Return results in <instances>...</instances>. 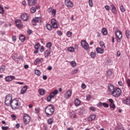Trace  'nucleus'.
<instances>
[{"label": "nucleus", "instance_id": "nucleus-61", "mask_svg": "<svg viewBox=\"0 0 130 130\" xmlns=\"http://www.w3.org/2000/svg\"><path fill=\"white\" fill-rule=\"evenodd\" d=\"M27 34H28V35H31V34H32V30H31V29L28 30Z\"/></svg>", "mask_w": 130, "mask_h": 130}, {"label": "nucleus", "instance_id": "nucleus-18", "mask_svg": "<svg viewBox=\"0 0 130 130\" xmlns=\"http://www.w3.org/2000/svg\"><path fill=\"white\" fill-rule=\"evenodd\" d=\"M50 53H51V49H48L45 52V56H46L47 57H48L49 55H50Z\"/></svg>", "mask_w": 130, "mask_h": 130}, {"label": "nucleus", "instance_id": "nucleus-5", "mask_svg": "<svg viewBox=\"0 0 130 130\" xmlns=\"http://www.w3.org/2000/svg\"><path fill=\"white\" fill-rule=\"evenodd\" d=\"M115 35L117 37V42H120V40L122 38V34L120 30H117L115 32Z\"/></svg>", "mask_w": 130, "mask_h": 130}, {"label": "nucleus", "instance_id": "nucleus-27", "mask_svg": "<svg viewBox=\"0 0 130 130\" xmlns=\"http://www.w3.org/2000/svg\"><path fill=\"white\" fill-rule=\"evenodd\" d=\"M25 36L23 35L19 36V40L21 41L22 42H24L25 41Z\"/></svg>", "mask_w": 130, "mask_h": 130}, {"label": "nucleus", "instance_id": "nucleus-12", "mask_svg": "<svg viewBox=\"0 0 130 130\" xmlns=\"http://www.w3.org/2000/svg\"><path fill=\"white\" fill-rule=\"evenodd\" d=\"M123 103H124V104H126L127 105H129L130 104V97L129 96H127V98H126L125 100H123L122 101Z\"/></svg>", "mask_w": 130, "mask_h": 130}, {"label": "nucleus", "instance_id": "nucleus-33", "mask_svg": "<svg viewBox=\"0 0 130 130\" xmlns=\"http://www.w3.org/2000/svg\"><path fill=\"white\" fill-rule=\"evenodd\" d=\"M47 28L49 30V31H51L52 27H51V25L50 24H46Z\"/></svg>", "mask_w": 130, "mask_h": 130}, {"label": "nucleus", "instance_id": "nucleus-21", "mask_svg": "<svg viewBox=\"0 0 130 130\" xmlns=\"http://www.w3.org/2000/svg\"><path fill=\"white\" fill-rule=\"evenodd\" d=\"M111 7L112 8V13H114V14H116V13H117V11L116 10V8H115V6H114V5L112 4L111 5Z\"/></svg>", "mask_w": 130, "mask_h": 130}, {"label": "nucleus", "instance_id": "nucleus-26", "mask_svg": "<svg viewBox=\"0 0 130 130\" xmlns=\"http://www.w3.org/2000/svg\"><path fill=\"white\" fill-rule=\"evenodd\" d=\"M102 32L103 35H107V29L106 28H103L102 29Z\"/></svg>", "mask_w": 130, "mask_h": 130}, {"label": "nucleus", "instance_id": "nucleus-56", "mask_svg": "<svg viewBox=\"0 0 130 130\" xmlns=\"http://www.w3.org/2000/svg\"><path fill=\"white\" fill-rule=\"evenodd\" d=\"M2 129H3V130H8L9 129V127L3 126L2 127Z\"/></svg>", "mask_w": 130, "mask_h": 130}, {"label": "nucleus", "instance_id": "nucleus-8", "mask_svg": "<svg viewBox=\"0 0 130 130\" xmlns=\"http://www.w3.org/2000/svg\"><path fill=\"white\" fill-rule=\"evenodd\" d=\"M72 90H68L66 93L64 94V98L66 99H70L71 98V96H72Z\"/></svg>", "mask_w": 130, "mask_h": 130}, {"label": "nucleus", "instance_id": "nucleus-29", "mask_svg": "<svg viewBox=\"0 0 130 130\" xmlns=\"http://www.w3.org/2000/svg\"><path fill=\"white\" fill-rule=\"evenodd\" d=\"M32 20H34L35 22L37 23L41 22V20H40V18H39V17H36L35 18H34Z\"/></svg>", "mask_w": 130, "mask_h": 130}, {"label": "nucleus", "instance_id": "nucleus-14", "mask_svg": "<svg viewBox=\"0 0 130 130\" xmlns=\"http://www.w3.org/2000/svg\"><path fill=\"white\" fill-rule=\"evenodd\" d=\"M96 52L98 53H100V54H103V53H104V49L103 48H96Z\"/></svg>", "mask_w": 130, "mask_h": 130}, {"label": "nucleus", "instance_id": "nucleus-25", "mask_svg": "<svg viewBox=\"0 0 130 130\" xmlns=\"http://www.w3.org/2000/svg\"><path fill=\"white\" fill-rule=\"evenodd\" d=\"M5 70H6V67L4 65L1 66L0 67V74H2L3 72H4Z\"/></svg>", "mask_w": 130, "mask_h": 130}, {"label": "nucleus", "instance_id": "nucleus-24", "mask_svg": "<svg viewBox=\"0 0 130 130\" xmlns=\"http://www.w3.org/2000/svg\"><path fill=\"white\" fill-rule=\"evenodd\" d=\"M75 104L76 106H79V105L81 104V101L78 99H76L75 101Z\"/></svg>", "mask_w": 130, "mask_h": 130}, {"label": "nucleus", "instance_id": "nucleus-41", "mask_svg": "<svg viewBox=\"0 0 130 130\" xmlns=\"http://www.w3.org/2000/svg\"><path fill=\"white\" fill-rule=\"evenodd\" d=\"M51 12L52 15L54 17V16H55V15L56 14V10H55V9H53Z\"/></svg>", "mask_w": 130, "mask_h": 130}, {"label": "nucleus", "instance_id": "nucleus-46", "mask_svg": "<svg viewBox=\"0 0 130 130\" xmlns=\"http://www.w3.org/2000/svg\"><path fill=\"white\" fill-rule=\"evenodd\" d=\"M35 113H36V114H38V113H39V112H40V110H39V108H36L35 109Z\"/></svg>", "mask_w": 130, "mask_h": 130}, {"label": "nucleus", "instance_id": "nucleus-54", "mask_svg": "<svg viewBox=\"0 0 130 130\" xmlns=\"http://www.w3.org/2000/svg\"><path fill=\"white\" fill-rule=\"evenodd\" d=\"M16 27L20 29L22 28V27H23V24L22 23V22H21L18 25L16 26Z\"/></svg>", "mask_w": 130, "mask_h": 130}, {"label": "nucleus", "instance_id": "nucleus-11", "mask_svg": "<svg viewBox=\"0 0 130 130\" xmlns=\"http://www.w3.org/2000/svg\"><path fill=\"white\" fill-rule=\"evenodd\" d=\"M16 79V77L14 76H7L5 78V80L6 82H12L13 80H15Z\"/></svg>", "mask_w": 130, "mask_h": 130}, {"label": "nucleus", "instance_id": "nucleus-30", "mask_svg": "<svg viewBox=\"0 0 130 130\" xmlns=\"http://www.w3.org/2000/svg\"><path fill=\"white\" fill-rule=\"evenodd\" d=\"M70 64H71V67H73V68H75V67H76V66H77L76 61H72L70 62Z\"/></svg>", "mask_w": 130, "mask_h": 130}, {"label": "nucleus", "instance_id": "nucleus-44", "mask_svg": "<svg viewBox=\"0 0 130 130\" xmlns=\"http://www.w3.org/2000/svg\"><path fill=\"white\" fill-rule=\"evenodd\" d=\"M90 56L92 58H94V57H95V56H96V54H95L93 52H91L90 53Z\"/></svg>", "mask_w": 130, "mask_h": 130}, {"label": "nucleus", "instance_id": "nucleus-7", "mask_svg": "<svg viewBox=\"0 0 130 130\" xmlns=\"http://www.w3.org/2000/svg\"><path fill=\"white\" fill-rule=\"evenodd\" d=\"M30 119L31 118L30 117V116H29V115H28V114H26V115L23 117L24 122L25 124H28V123L30 122Z\"/></svg>", "mask_w": 130, "mask_h": 130}, {"label": "nucleus", "instance_id": "nucleus-23", "mask_svg": "<svg viewBox=\"0 0 130 130\" xmlns=\"http://www.w3.org/2000/svg\"><path fill=\"white\" fill-rule=\"evenodd\" d=\"M38 91L39 94H41V96H43V95L45 94V90L42 88L39 89Z\"/></svg>", "mask_w": 130, "mask_h": 130}, {"label": "nucleus", "instance_id": "nucleus-63", "mask_svg": "<svg viewBox=\"0 0 130 130\" xmlns=\"http://www.w3.org/2000/svg\"><path fill=\"white\" fill-rule=\"evenodd\" d=\"M12 40L14 42H15L16 39V36H13L12 37Z\"/></svg>", "mask_w": 130, "mask_h": 130}, {"label": "nucleus", "instance_id": "nucleus-64", "mask_svg": "<svg viewBox=\"0 0 130 130\" xmlns=\"http://www.w3.org/2000/svg\"><path fill=\"white\" fill-rule=\"evenodd\" d=\"M115 130H122V128L117 127L115 128Z\"/></svg>", "mask_w": 130, "mask_h": 130}, {"label": "nucleus", "instance_id": "nucleus-6", "mask_svg": "<svg viewBox=\"0 0 130 130\" xmlns=\"http://www.w3.org/2000/svg\"><path fill=\"white\" fill-rule=\"evenodd\" d=\"M81 45L83 48L85 50H88V49H89V44H88L86 41H82L81 42Z\"/></svg>", "mask_w": 130, "mask_h": 130}, {"label": "nucleus", "instance_id": "nucleus-34", "mask_svg": "<svg viewBox=\"0 0 130 130\" xmlns=\"http://www.w3.org/2000/svg\"><path fill=\"white\" fill-rule=\"evenodd\" d=\"M100 45L102 48L103 49L105 48V44H104V42H100Z\"/></svg>", "mask_w": 130, "mask_h": 130}, {"label": "nucleus", "instance_id": "nucleus-36", "mask_svg": "<svg viewBox=\"0 0 130 130\" xmlns=\"http://www.w3.org/2000/svg\"><path fill=\"white\" fill-rule=\"evenodd\" d=\"M120 9L122 13L124 12V11H125V8H124V6L123 5H122L120 7Z\"/></svg>", "mask_w": 130, "mask_h": 130}, {"label": "nucleus", "instance_id": "nucleus-55", "mask_svg": "<svg viewBox=\"0 0 130 130\" xmlns=\"http://www.w3.org/2000/svg\"><path fill=\"white\" fill-rule=\"evenodd\" d=\"M78 73V69H75L72 71V75H75Z\"/></svg>", "mask_w": 130, "mask_h": 130}, {"label": "nucleus", "instance_id": "nucleus-32", "mask_svg": "<svg viewBox=\"0 0 130 130\" xmlns=\"http://www.w3.org/2000/svg\"><path fill=\"white\" fill-rule=\"evenodd\" d=\"M51 46H52V44H51V42H48L46 44V47H47V48L50 49Z\"/></svg>", "mask_w": 130, "mask_h": 130}, {"label": "nucleus", "instance_id": "nucleus-43", "mask_svg": "<svg viewBox=\"0 0 130 130\" xmlns=\"http://www.w3.org/2000/svg\"><path fill=\"white\" fill-rule=\"evenodd\" d=\"M52 122H53V120H52V119L50 118L48 120V124H52Z\"/></svg>", "mask_w": 130, "mask_h": 130}, {"label": "nucleus", "instance_id": "nucleus-51", "mask_svg": "<svg viewBox=\"0 0 130 130\" xmlns=\"http://www.w3.org/2000/svg\"><path fill=\"white\" fill-rule=\"evenodd\" d=\"M44 51V47L43 46H42L41 47V49H40V52L42 53Z\"/></svg>", "mask_w": 130, "mask_h": 130}, {"label": "nucleus", "instance_id": "nucleus-13", "mask_svg": "<svg viewBox=\"0 0 130 130\" xmlns=\"http://www.w3.org/2000/svg\"><path fill=\"white\" fill-rule=\"evenodd\" d=\"M57 94H58V90L56 89L54 90L53 92L50 93V96L52 98H54V97H55V95H57Z\"/></svg>", "mask_w": 130, "mask_h": 130}, {"label": "nucleus", "instance_id": "nucleus-31", "mask_svg": "<svg viewBox=\"0 0 130 130\" xmlns=\"http://www.w3.org/2000/svg\"><path fill=\"white\" fill-rule=\"evenodd\" d=\"M35 74L37 75V76H40V75H41V72L38 70H36L35 71Z\"/></svg>", "mask_w": 130, "mask_h": 130}, {"label": "nucleus", "instance_id": "nucleus-37", "mask_svg": "<svg viewBox=\"0 0 130 130\" xmlns=\"http://www.w3.org/2000/svg\"><path fill=\"white\" fill-rule=\"evenodd\" d=\"M107 76L109 77H110L111 75L112 74V71H111V70H109L107 71Z\"/></svg>", "mask_w": 130, "mask_h": 130}, {"label": "nucleus", "instance_id": "nucleus-10", "mask_svg": "<svg viewBox=\"0 0 130 130\" xmlns=\"http://www.w3.org/2000/svg\"><path fill=\"white\" fill-rule=\"evenodd\" d=\"M51 23L54 29H56V28H58V27L57 26V21H56L55 19H52L51 20Z\"/></svg>", "mask_w": 130, "mask_h": 130}, {"label": "nucleus", "instance_id": "nucleus-45", "mask_svg": "<svg viewBox=\"0 0 130 130\" xmlns=\"http://www.w3.org/2000/svg\"><path fill=\"white\" fill-rule=\"evenodd\" d=\"M40 46V44H37L35 45V48L36 50L39 49V47Z\"/></svg>", "mask_w": 130, "mask_h": 130}, {"label": "nucleus", "instance_id": "nucleus-16", "mask_svg": "<svg viewBox=\"0 0 130 130\" xmlns=\"http://www.w3.org/2000/svg\"><path fill=\"white\" fill-rule=\"evenodd\" d=\"M27 3L29 6L33 7V6H35V4H36V1L35 0H28Z\"/></svg>", "mask_w": 130, "mask_h": 130}, {"label": "nucleus", "instance_id": "nucleus-3", "mask_svg": "<svg viewBox=\"0 0 130 130\" xmlns=\"http://www.w3.org/2000/svg\"><path fill=\"white\" fill-rule=\"evenodd\" d=\"M46 114H53L54 112V106L52 105H49L47 106L45 109Z\"/></svg>", "mask_w": 130, "mask_h": 130}, {"label": "nucleus", "instance_id": "nucleus-62", "mask_svg": "<svg viewBox=\"0 0 130 130\" xmlns=\"http://www.w3.org/2000/svg\"><path fill=\"white\" fill-rule=\"evenodd\" d=\"M86 99L87 100H90L91 99V95L90 94H88L86 96Z\"/></svg>", "mask_w": 130, "mask_h": 130}, {"label": "nucleus", "instance_id": "nucleus-17", "mask_svg": "<svg viewBox=\"0 0 130 130\" xmlns=\"http://www.w3.org/2000/svg\"><path fill=\"white\" fill-rule=\"evenodd\" d=\"M20 18L22 20H23V21H27V20H28V16H27V14H22Z\"/></svg>", "mask_w": 130, "mask_h": 130}, {"label": "nucleus", "instance_id": "nucleus-1", "mask_svg": "<svg viewBox=\"0 0 130 130\" xmlns=\"http://www.w3.org/2000/svg\"><path fill=\"white\" fill-rule=\"evenodd\" d=\"M19 99H14L10 104V106L12 109H17L19 108Z\"/></svg>", "mask_w": 130, "mask_h": 130}, {"label": "nucleus", "instance_id": "nucleus-58", "mask_svg": "<svg viewBox=\"0 0 130 130\" xmlns=\"http://www.w3.org/2000/svg\"><path fill=\"white\" fill-rule=\"evenodd\" d=\"M98 107H102V106H103V103H102L101 102H99L98 104Z\"/></svg>", "mask_w": 130, "mask_h": 130}, {"label": "nucleus", "instance_id": "nucleus-42", "mask_svg": "<svg viewBox=\"0 0 130 130\" xmlns=\"http://www.w3.org/2000/svg\"><path fill=\"white\" fill-rule=\"evenodd\" d=\"M4 12H5L4 8H3L2 5H0V14H4Z\"/></svg>", "mask_w": 130, "mask_h": 130}, {"label": "nucleus", "instance_id": "nucleus-57", "mask_svg": "<svg viewBox=\"0 0 130 130\" xmlns=\"http://www.w3.org/2000/svg\"><path fill=\"white\" fill-rule=\"evenodd\" d=\"M57 34L59 35V36H61V35H62V32H61L60 30H58L57 31Z\"/></svg>", "mask_w": 130, "mask_h": 130}, {"label": "nucleus", "instance_id": "nucleus-28", "mask_svg": "<svg viewBox=\"0 0 130 130\" xmlns=\"http://www.w3.org/2000/svg\"><path fill=\"white\" fill-rule=\"evenodd\" d=\"M125 36L126 37V38L128 39V38H129V36H130V31L129 30H127L125 31Z\"/></svg>", "mask_w": 130, "mask_h": 130}, {"label": "nucleus", "instance_id": "nucleus-49", "mask_svg": "<svg viewBox=\"0 0 130 130\" xmlns=\"http://www.w3.org/2000/svg\"><path fill=\"white\" fill-rule=\"evenodd\" d=\"M88 3L90 7H93V1L92 0H88Z\"/></svg>", "mask_w": 130, "mask_h": 130}, {"label": "nucleus", "instance_id": "nucleus-15", "mask_svg": "<svg viewBox=\"0 0 130 130\" xmlns=\"http://www.w3.org/2000/svg\"><path fill=\"white\" fill-rule=\"evenodd\" d=\"M114 90V86L111 84L108 85V91L112 93Z\"/></svg>", "mask_w": 130, "mask_h": 130}, {"label": "nucleus", "instance_id": "nucleus-38", "mask_svg": "<svg viewBox=\"0 0 130 130\" xmlns=\"http://www.w3.org/2000/svg\"><path fill=\"white\" fill-rule=\"evenodd\" d=\"M68 51H70V52H74V51H75V48H74V47H70L68 48Z\"/></svg>", "mask_w": 130, "mask_h": 130}, {"label": "nucleus", "instance_id": "nucleus-50", "mask_svg": "<svg viewBox=\"0 0 130 130\" xmlns=\"http://www.w3.org/2000/svg\"><path fill=\"white\" fill-rule=\"evenodd\" d=\"M70 117L72 119H74V118H76V117H77V115L76 114H71L70 115Z\"/></svg>", "mask_w": 130, "mask_h": 130}, {"label": "nucleus", "instance_id": "nucleus-9", "mask_svg": "<svg viewBox=\"0 0 130 130\" xmlns=\"http://www.w3.org/2000/svg\"><path fill=\"white\" fill-rule=\"evenodd\" d=\"M64 4L68 8H73L74 7V4L71 0H65Z\"/></svg>", "mask_w": 130, "mask_h": 130}, {"label": "nucleus", "instance_id": "nucleus-59", "mask_svg": "<svg viewBox=\"0 0 130 130\" xmlns=\"http://www.w3.org/2000/svg\"><path fill=\"white\" fill-rule=\"evenodd\" d=\"M81 88H82L83 89H86V88H87V86H86V84H85V83H82Z\"/></svg>", "mask_w": 130, "mask_h": 130}, {"label": "nucleus", "instance_id": "nucleus-19", "mask_svg": "<svg viewBox=\"0 0 130 130\" xmlns=\"http://www.w3.org/2000/svg\"><path fill=\"white\" fill-rule=\"evenodd\" d=\"M96 118V115H90L87 118L88 121H93Z\"/></svg>", "mask_w": 130, "mask_h": 130}, {"label": "nucleus", "instance_id": "nucleus-4", "mask_svg": "<svg viewBox=\"0 0 130 130\" xmlns=\"http://www.w3.org/2000/svg\"><path fill=\"white\" fill-rule=\"evenodd\" d=\"M112 95L113 97H119L121 95V89L119 88H117L112 91Z\"/></svg>", "mask_w": 130, "mask_h": 130}, {"label": "nucleus", "instance_id": "nucleus-53", "mask_svg": "<svg viewBox=\"0 0 130 130\" xmlns=\"http://www.w3.org/2000/svg\"><path fill=\"white\" fill-rule=\"evenodd\" d=\"M11 117L12 118H13V120H16V119H17V117H16V115H15V114H12Z\"/></svg>", "mask_w": 130, "mask_h": 130}, {"label": "nucleus", "instance_id": "nucleus-20", "mask_svg": "<svg viewBox=\"0 0 130 130\" xmlns=\"http://www.w3.org/2000/svg\"><path fill=\"white\" fill-rule=\"evenodd\" d=\"M27 89H28V87L27 86V85L24 86L21 90V93L25 94V93H26V91H27Z\"/></svg>", "mask_w": 130, "mask_h": 130}, {"label": "nucleus", "instance_id": "nucleus-35", "mask_svg": "<svg viewBox=\"0 0 130 130\" xmlns=\"http://www.w3.org/2000/svg\"><path fill=\"white\" fill-rule=\"evenodd\" d=\"M21 23H22V21H21L20 19H16L15 20V24L16 26L19 25V24H21Z\"/></svg>", "mask_w": 130, "mask_h": 130}, {"label": "nucleus", "instance_id": "nucleus-47", "mask_svg": "<svg viewBox=\"0 0 130 130\" xmlns=\"http://www.w3.org/2000/svg\"><path fill=\"white\" fill-rule=\"evenodd\" d=\"M52 98L49 95V96H48L47 98V101L48 102H50V101H51V100H52Z\"/></svg>", "mask_w": 130, "mask_h": 130}, {"label": "nucleus", "instance_id": "nucleus-52", "mask_svg": "<svg viewBox=\"0 0 130 130\" xmlns=\"http://www.w3.org/2000/svg\"><path fill=\"white\" fill-rule=\"evenodd\" d=\"M110 108H113V109H114V108H115V105H114V104H110Z\"/></svg>", "mask_w": 130, "mask_h": 130}, {"label": "nucleus", "instance_id": "nucleus-60", "mask_svg": "<svg viewBox=\"0 0 130 130\" xmlns=\"http://www.w3.org/2000/svg\"><path fill=\"white\" fill-rule=\"evenodd\" d=\"M90 110H91V111H95V110H96V109L95 108V107H90L89 108Z\"/></svg>", "mask_w": 130, "mask_h": 130}, {"label": "nucleus", "instance_id": "nucleus-22", "mask_svg": "<svg viewBox=\"0 0 130 130\" xmlns=\"http://www.w3.org/2000/svg\"><path fill=\"white\" fill-rule=\"evenodd\" d=\"M42 60H43V59L41 58V59H37L36 60L34 61L35 64H39L41 62H42Z\"/></svg>", "mask_w": 130, "mask_h": 130}, {"label": "nucleus", "instance_id": "nucleus-2", "mask_svg": "<svg viewBox=\"0 0 130 130\" xmlns=\"http://www.w3.org/2000/svg\"><path fill=\"white\" fill-rule=\"evenodd\" d=\"M13 101V96L12 94H8L5 97V103L7 106H10Z\"/></svg>", "mask_w": 130, "mask_h": 130}, {"label": "nucleus", "instance_id": "nucleus-48", "mask_svg": "<svg viewBox=\"0 0 130 130\" xmlns=\"http://www.w3.org/2000/svg\"><path fill=\"white\" fill-rule=\"evenodd\" d=\"M103 106H104V107H106V108H107V107H109V105H108V104L106 103H103Z\"/></svg>", "mask_w": 130, "mask_h": 130}, {"label": "nucleus", "instance_id": "nucleus-40", "mask_svg": "<svg viewBox=\"0 0 130 130\" xmlns=\"http://www.w3.org/2000/svg\"><path fill=\"white\" fill-rule=\"evenodd\" d=\"M30 12L31 13H32V14L35 13V12H36V8L35 7H32L31 9H30Z\"/></svg>", "mask_w": 130, "mask_h": 130}, {"label": "nucleus", "instance_id": "nucleus-39", "mask_svg": "<svg viewBox=\"0 0 130 130\" xmlns=\"http://www.w3.org/2000/svg\"><path fill=\"white\" fill-rule=\"evenodd\" d=\"M72 34H73V33L70 31H68L67 32V37H72Z\"/></svg>", "mask_w": 130, "mask_h": 130}]
</instances>
